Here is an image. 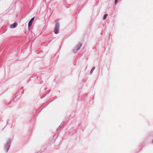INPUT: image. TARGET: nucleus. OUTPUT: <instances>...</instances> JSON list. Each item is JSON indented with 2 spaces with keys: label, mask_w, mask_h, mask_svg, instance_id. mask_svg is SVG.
Segmentation results:
<instances>
[{
  "label": "nucleus",
  "mask_w": 153,
  "mask_h": 153,
  "mask_svg": "<svg viewBox=\"0 0 153 153\" xmlns=\"http://www.w3.org/2000/svg\"><path fill=\"white\" fill-rule=\"evenodd\" d=\"M82 45L81 43H78L77 45L74 48L73 50V51L74 53H76L79 50Z\"/></svg>",
  "instance_id": "1"
},
{
  "label": "nucleus",
  "mask_w": 153,
  "mask_h": 153,
  "mask_svg": "<svg viewBox=\"0 0 153 153\" xmlns=\"http://www.w3.org/2000/svg\"><path fill=\"white\" fill-rule=\"evenodd\" d=\"M11 142V140L10 139H8L7 140L6 143L4 146V149L6 152H7L9 149L10 146V144Z\"/></svg>",
  "instance_id": "2"
},
{
  "label": "nucleus",
  "mask_w": 153,
  "mask_h": 153,
  "mask_svg": "<svg viewBox=\"0 0 153 153\" xmlns=\"http://www.w3.org/2000/svg\"><path fill=\"white\" fill-rule=\"evenodd\" d=\"M59 25L57 23L56 24L55 27L54 29V33L56 34H57L59 33Z\"/></svg>",
  "instance_id": "3"
},
{
  "label": "nucleus",
  "mask_w": 153,
  "mask_h": 153,
  "mask_svg": "<svg viewBox=\"0 0 153 153\" xmlns=\"http://www.w3.org/2000/svg\"><path fill=\"white\" fill-rule=\"evenodd\" d=\"M17 25V23H15L11 24L10 26V27L12 28H13L16 27Z\"/></svg>",
  "instance_id": "4"
},
{
  "label": "nucleus",
  "mask_w": 153,
  "mask_h": 153,
  "mask_svg": "<svg viewBox=\"0 0 153 153\" xmlns=\"http://www.w3.org/2000/svg\"><path fill=\"white\" fill-rule=\"evenodd\" d=\"M34 19V18L33 17V18H32L29 21L28 24V27H29L31 25L33 22V21Z\"/></svg>",
  "instance_id": "5"
},
{
  "label": "nucleus",
  "mask_w": 153,
  "mask_h": 153,
  "mask_svg": "<svg viewBox=\"0 0 153 153\" xmlns=\"http://www.w3.org/2000/svg\"><path fill=\"white\" fill-rule=\"evenodd\" d=\"M95 69V67H93L92 68V69L91 70L90 72V74L91 75L92 74V73H93V71H94V70Z\"/></svg>",
  "instance_id": "6"
},
{
  "label": "nucleus",
  "mask_w": 153,
  "mask_h": 153,
  "mask_svg": "<svg viewBox=\"0 0 153 153\" xmlns=\"http://www.w3.org/2000/svg\"><path fill=\"white\" fill-rule=\"evenodd\" d=\"M107 16H108V14H105L103 17V19H104V20L107 17Z\"/></svg>",
  "instance_id": "7"
},
{
  "label": "nucleus",
  "mask_w": 153,
  "mask_h": 153,
  "mask_svg": "<svg viewBox=\"0 0 153 153\" xmlns=\"http://www.w3.org/2000/svg\"><path fill=\"white\" fill-rule=\"evenodd\" d=\"M118 0H115L114 4L115 5H116L117 3V1Z\"/></svg>",
  "instance_id": "8"
},
{
  "label": "nucleus",
  "mask_w": 153,
  "mask_h": 153,
  "mask_svg": "<svg viewBox=\"0 0 153 153\" xmlns=\"http://www.w3.org/2000/svg\"><path fill=\"white\" fill-rule=\"evenodd\" d=\"M152 143H153V140H152Z\"/></svg>",
  "instance_id": "9"
}]
</instances>
